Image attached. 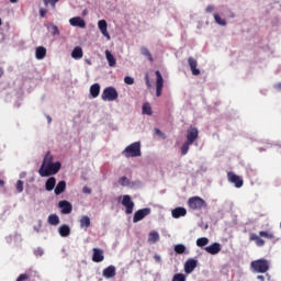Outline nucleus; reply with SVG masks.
<instances>
[{
  "mask_svg": "<svg viewBox=\"0 0 281 281\" xmlns=\"http://www.w3.org/2000/svg\"><path fill=\"white\" fill-rule=\"evenodd\" d=\"M90 94L92 98H98V95H100V83H94L90 87Z\"/></svg>",
  "mask_w": 281,
  "mask_h": 281,
  "instance_id": "29",
  "label": "nucleus"
},
{
  "mask_svg": "<svg viewBox=\"0 0 281 281\" xmlns=\"http://www.w3.org/2000/svg\"><path fill=\"white\" fill-rule=\"evenodd\" d=\"M154 131H155V134H156V135H162V133L160 132L159 128H155Z\"/></svg>",
  "mask_w": 281,
  "mask_h": 281,
  "instance_id": "56",
  "label": "nucleus"
},
{
  "mask_svg": "<svg viewBox=\"0 0 281 281\" xmlns=\"http://www.w3.org/2000/svg\"><path fill=\"white\" fill-rule=\"evenodd\" d=\"M60 161L56 162H50L48 165H42L41 168L38 169V175L42 177H52L53 175H58L61 168Z\"/></svg>",
  "mask_w": 281,
  "mask_h": 281,
  "instance_id": "1",
  "label": "nucleus"
},
{
  "mask_svg": "<svg viewBox=\"0 0 281 281\" xmlns=\"http://www.w3.org/2000/svg\"><path fill=\"white\" fill-rule=\"evenodd\" d=\"M144 184L142 183L140 180H135V181H131L130 180V190H139V188H142Z\"/></svg>",
  "mask_w": 281,
  "mask_h": 281,
  "instance_id": "36",
  "label": "nucleus"
},
{
  "mask_svg": "<svg viewBox=\"0 0 281 281\" xmlns=\"http://www.w3.org/2000/svg\"><path fill=\"white\" fill-rule=\"evenodd\" d=\"M271 262L267 259H257L255 261H251L250 267L255 273H267L269 271Z\"/></svg>",
  "mask_w": 281,
  "mask_h": 281,
  "instance_id": "3",
  "label": "nucleus"
},
{
  "mask_svg": "<svg viewBox=\"0 0 281 281\" xmlns=\"http://www.w3.org/2000/svg\"><path fill=\"white\" fill-rule=\"evenodd\" d=\"M19 0H10V3H18Z\"/></svg>",
  "mask_w": 281,
  "mask_h": 281,
  "instance_id": "61",
  "label": "nucleus"
},
{
  "mask_svg": "<svg viewBox=\"0 0 281 281\" xmlns=\"http://www.w3.org/2000/svg\"><path fill=\"white\" fill-rule=\"evenodd\" d=\"M250 240H255L257 247H265V239L256 234L250 235Z\"/></svg>",
  "mask_w": 281,
  "mask_h": 281,
  "instance_id": "30",
  "label": "nucleus"
},
{
  "mask_svg": "<svg viewBox=\"0 0 281 281\" xmlns=\"http://www.w3.org/2000/svg\"><path fill=\"white\" fill-rule=\"evenodd\" d=\"M229 16H231V19H236V13L231 12Z\"/></svg>",
  "mask_w": 281,
  "mask_h": 281,
  "instance_id": "57",
  "label": "nucleus"
},
{
  "mask_svg": "<svg viewBox=\"0 0 281 281\" xmlns=\"http://www.w3.org/2000/svg\"><path fill=\"white\" fill-rule=\"evenodd\" d=\"M58 207L61 209V214H71L74 212V205L67 200L59 201Z\"/></svg>",
  "mask_w": 281,
  "mask_h": 281,
  "instance_id": "10",
  "label": "nucleus"
},
{
  "mask_svg": "<svg viewBox=\"0 0 281 281\" xmlns=\"http://www.w3.org/2000/svg\"><path fill=\"white\" fill-rule=\"evenodd\" d=\"M196 247H205L210 245V239L207 237H200L195 241Z\"/></svg>",
  "mask_w": 281,
  "mask_h": 281,
  "instance_id": "35",
  "label": "nucleus"
},
{
  "mask_svg": "<svg viewBox=\"0 0 281 281\" xmlns=\"http://www.w3.org/2000/svg\"><path fill=\"white\" fill-rule=\"evenodd\" d=\"M5 186V182L3 180H0V188H3Z\"/></svg>",
  "mask_w": 281,
  "mask_h": 281,
  "instance_id": "58",
  "label": "nucleus"
},
{
  "mask_svg": "<svg viewBox=\"0 0 281 281\" xmlns=\"http://www.w3.org/2000/svg\"><path fill=\"white\" fill-rule=\"evenodd\" d=\"M3 76V68H0V78Z\"/></svg>",
  "mask_w": 281,
  "mask_h": 281,
  "instance_id": "60",
  "label": "nucleus"
},
{
  "mask_svg": "<svg viewBox=\"0 0 281 281\" xmlns=\"http://www.w3.org/2000/svg\"><path fill=\"white\" fill-rule=\"evenodd\" d=\"M259 236H261L262 238H268V240H273V238H276L273 233H269V232H266V231H260Z\"/></svg>",
  "mask_w": 281,
  "mask_h": 281,
  "instance_id": "40",
  "label": "nucleus"
},
{
  "mask_svg": "<svg viewBox=\"0 0 281 281\" xmlns=\"http://www.w3.org/2000/svg\"><path fill=\"white\" fill-rule=\"evenodd\" d=\"M124 82H125V85H135V79L131 76H126L124 78Z\"/></svg>",
  "mask_w": 281,
  "mask_h": 281,
  "instance_id": "44",
  "label": "nucleus"
},
{
  "mask_svg": "<svg viewBox=\"0 0 281 281\" xmlns=\"http://www.w3.org/2000/svg\"><path fill=\"white\" fill-rule=\"evenodd\" d=\"M143 115H153V108H150V103H144L142 108Z\"/></svg>",
  "mask_w": 281,
  "mask_h": 281,
  "instance_id": "38",
  "label": "nucleus"
},
{
  "mask_svg": "<svg viewBox=\"0 0 281 281\" xmlns=\"http://www.w3.org/2000/svg\"><path fill=\"white\" fill-rule=\"evenodd\" d=\"M58 1H60V0H44V3H45V5H49V3H50V5H56V3H58Z\"/></svg>",
  "mask_w": 281,
  "mask_h": 281,
  "instance_id": "47",
  "label": "nucleus"
},
{
  "mask_svg": "<svg viewBox=\"0 0 281 281\" xmlns=\"http://www.w3.org/2000/svg\"><path fill=\"white\" fill-rule=\"evenodd\" d=\"M69 24L72 27H81V30H85L87 27V22H85V19L80 16H75L69 20Z\"/></svg>",
  "mask_w": 281,
  "mask_h": 281,
  "instance_id": "13",
  "label": "nucleus"
},
{
  "mask_svg": "<svg viewBox=\"0 0 281 281\" xmlns=\"http://www.w3.org/2000/svg\"><path fill=\"white\" fill-rule=\"evenodd\" d=\"M15 188H16V192H19V194H21V192H23V181L18 180L16 184H15Z\"/></svg>",
  "mask_w": 281,
  "mask_h": 281,
  "instance_id": "43",
  "label": "nucleus"
},
{
  "mask_svg": "<svg viewBox=\"0 0 281 281\" xmlns=\"http://www.w3.org/2000/svg\"><path fill=\"white\" fill-rule=\"evenodd\" d=\"M145 82L148 89H150L151 85H150V78L148 77V74L145 75Z\"/></svg>",
  "mask_w": 281,
  "mask_h": 281,
  "instance_id": "50",
  "label": "nucleus"
},
{
  "mask_svg": "<svg viewBox=\"0 0 281 281\" xmlns=\"http://www.w3.org/2000/svg\"><path fill=\"white\" fill-rule=\"evenodd\" d=\"M48 124H52V116H47Z\"/></svg>",
  "mask_w": 281,
  "mask_h": 281,
  "instance_id": "59",
  "label": "nucleus"
},
{
  "mask_svg": "<svg viewBox=\"0 0 281 281\" xmlns=\"http://www.w3.org/2000/svg\"><path fill=\"white\" fill-rule=\"evenodd\" d=\"M105 58L109 63V67H115V65L117 64V59H115V56H113V54H111L109 49L105 50Z\"/></svg>",
  "mask_w": 281,
  "mask_h": 281,
  "instance_id": "25",
  "label": "nucleus"
},
{
  "mask_svg": "<svg viewBox=\"0 0 281 281\" xmlns=\"http://www.w3.org/2000/svg\"><path fill=\"white\" fill-rule=\"evenodd\" d=\"M156 75V97L161 98V91H164V77L159 70L155 71Z\"/></svg>",
  "mask_w": 281,
  "mask_h": 281,
  "instance_id": "8",
  "label": "nucleus"
},
{
  "mask_svg": "<svg viewBox=\"0 0 281 281\" xmlns=\"http://www.w3.org/2000/svg\"><path fill=\"white\" fill-rule=\"evenodd\" d=\"M98 27L101 32V34H103L105 36V38H108V41H111V35L109 34L108 29V24H106V20H100L98 22Z\"/></svg>",
  "mask_w": 281,
  "mask_h": 281,
  "instance_id": "15",
  "label": "nucleus"
},
{
  "mask_svg": "<svg viewBox=\"0 0 281 281\" xmlns=\"http://www.w3.org/2000/svg\"><path fill=\"white\" fill-rule=\"evenodd\" d=\"M119 186H122V188H128L131 184V179L128 177H121L117 181Z\"/></svg>",
  "mask_w": 281,
  "mask_h": 281,
  "instance_id": "34",
  "label": "nucleus"
},
{
  "mask_svg": "<svg viewBox=\"0 0 281 281\" xmlns=\"http://www.w3.org/2000/svg\"><path fill=\"white\" fill-rule=\"evenodd\" d=\"M82 56H83L82 47L76 46L71 52V57L75 58V60H80Z\"/></svg>",
  "mask_w": 281,
  "mask_h": 281,
  "instance_id": "26",
  "label": "nucleus"
},
{
  "mask_svg": "<svg viewBox=\"0 0 281 281\" xmlns=\"http://www.w3.org/2000/svg\"><path fill=\"white\" fill-rule=\"evenodd\" d=\"M205 12H207V13L214 12V5L209 4V5L206 7V9H205Z\"/></svg>",
  "mask_w": 281,
  "mask_h": 281,
  "instance_id": "51",
  "label": "nucleus"
},
{
  "mask_svg": "<svg viewBox=\"0 0 281 281\" xmlns=\"http://www.w3.org/2000/svg\"><path fill=\"white\" fill-rule=\"evenodd\" d=\"M122 206L125 207V214H131L135 207V202L131 199V195H123Z\"/></svg>",
  "mask_w": 281,
  "mask_h": 281,
  "instance_id": "9",
  "label": "nucleus"
},
{
  "mask_svg": "<svg viewBox=\"0 0 281 281\" xmlns=\"http://www.w3.org/2000/svg\"><path fill=\"white\" fill-rule=\"evenodd\" d=\"M173 249H175L176 254H179V255L186 254V251H187L186 245H183V244H177L173 247Z\"/></svg>",
  "mask_w": 281,
  "mask_h": 281,
  "instance_id": "39",
  "label": "nucleus"
},
{
  "mask_svg": "<svg viewBox=\"0 0 281 281\" xmlns=\"http://www.w3.org/2000/svg\"><path fill=\"white\" fill-rule=\"evenodd\" d=\"M199 138V130L196 127H191L187 132V142L189 144H194L196 139Z\"/></svg>",
  "mask_w": 281,
  "mask_h": 281,
  "instance_id": "12",
  "label": "nucleus"
},
{
  "mask_svg": "<svg viewBox=\"0 0 281 281\" xmlns=\"http://www.w3.org/2000/svg\"><path fill=\"white\" fill-rule=\"evenodd\" d=\"M49 164H54V156H52V154L48 151L44 157L42 166L46 168V166H49Z\"/></svg>",
  "mask_w": 281,
  "mask_h": 281,
  "instance_id": "32",
  "label": "nucleus"
},
{
  "mask_svg": "<svg viewBox=\"0 0 281 281\" xmlns=\"http://www.w3.org/2000/svg\"><path fill=\"white\" fill-rule=\"evenodd\" d=\"M188 214V211L186 207L178 206L171 211V216L173 218H181V216H186Z\"/></svg>",
  "mask_w": 281,
  "mask_h": 281,
  "instance_id": "19",
  "label": "nucleus"
},
{
  "mask_svg": "<svg viewBox=\"0 0 281 281\" xmlns=\"http://www.w3.org/2000/svg\"><path fill=\"white\" fill-rule=\"evenodd\" d=\"M148 243L155 245V243H159V233L157 231H151L148 235Z\"/></svg>",
  "mask_w": 281,
  "mask_h": 281,
  "instance_id": "27",
  "label": "nucleus"
},
{
  "mask_svg": "<svg viewBox=\"0 0 281 281\" xmlns=\"http://www.w3.org/2000/svg\"><path fill=\"white\" fill-rule=\"evenodd\" d=\"M92 251H93V255H92L93 262H102L104 260V250L100 248H93Z\"/></svg>",
  "mask_w": 281,
  "mask_h": 281,
  "instance_id": "14",
  "label": "nucleus"
},
{
  "mask_svg": "<svg viewBox=\"0 0 281 281\" xmlns=\"http://www.w3.org/2000/svg\"><path fill=\"white\" fill-rule=\"evenodd\" d=\"M189 207L191 210H203V207H207V203L199 196H193L189 199Z\"/></svg>",
  "mask_w": 281,
  "mask_h": 281,
  "instance_id": "5",
  "label": "nucleus"
},
{
  "mask_svg": "<svg viewBox=\"0 0 281 281\" xmlns=\"http://www.w3.org/2000/svg\"><path fill=\"white\" fill-rule=\"evenodd\" d=\"M188 64H189V67L192 71L193 76H199L201 74V70L196 68V66L199 65L196 63V59H194L193 57H189L188 58Z\"/></svg>",
  "mask_w": 281,
  "mask_h": 281,
  "instance_id": "17",
  "label": "nucleus"
},
{
  "mask_svg": "<svg viewBox=\"0 0 281 281\" xmlns=\"http://www.w3.org/2000/svg\"><path fill=\"white\" fill-rule=\"evenodd\" d=\"M199 267V260L194 258H190L184 263V271L186 273H192Z\"/></svg>",
  "mask_w": 281,
  "mask_h": 281,
  "instance_id": "11",
  "label": "nucleus"
},
{
  "mask_svg": "<svg viewBox=\"0 0 281 281\" xmlns=\"http://www.w3.org/2000/svg\"><path fill=\"white\" fill-rule=\"evenodd\" d=\"M154 260H155V262H161V256H159L158 254H155Z\"/></svg>",
  "mask_w": 281,
  "mask_h": 281,
  "instance_id": "53",
  "label": "nucleus"
},
{
  "mask_svg": "<svg viewBox=\"0 0 281 281\" xmlns=\"http://www.w3.org/2000/svg\"><path fill=\"white\" fill-rule=\"evenodd\" d=\"M65 190H67V182L65 180H60L56 187H55V194L56 196H60V194H63V192H65Z\"/></svg>",
  "mask_w": 281,
  "mask_h": 281,
  "instance_id": "20",
  "label": "nucleus"
},
{
  "mask_svg": "<svg viewBox=\"0 0 281 281\" xmlns=\"http://www.w3.org/2000/svg\"><path fill=\"white\" fill-rule=\"evenodd\" d=\"M257 280H259V281H265V276L259 274V276L257 277Z\"/></svg>",
  "mask_w": 281,
  "mask_h": 281,
  "instance_id": "54",
  "label": "nucleus"
},
{
  "mask_svg": "<svg viewBox=\"0 0 281 281\" xmlns=\"http://www.w3.org/2000/svg\"><path fill=\"white\" fill-rule=\"evenodd\" d=\"M56 188V178L50 177L46 180L45 182V190L47 192H52V190H54Z\"/></svg>",
  "mask_w": 281,
  "mask_h": 281,
  "instance_id": "24",
  "label": "nucleus"
},
{
  "mask_svg": "<svg viewBox=\"0 0 281 281\" xmlns=\"http://www.w3.org/2000/svg\"><path fill=\"white\" fill-rule=\"evenodd\" d=\"M45 14H47V10H45L44 8H41V9H40V16H41L42 19H45Z\"/></svg>",
  "mask_w": 281,
  "mask_h": 281,
  "instance_id": "49",
  "label": "nucleus"
},
{
  "mask_svg": "<svg viewBox=\"0 0 281 281\" xmlns=\"http://www.w3.org/2000/svg\"><path fill=\"white\" fill-rule=\"evenodd\" d=\"M116 269L115 266L111 265L103 269L102 276L103 278H106L108 280H111V278H115Z\"/></svg>",
  "mask_w": 281,
  "mask_h": 281,
  "instance_id": "16",
  "label": "nucleus"
},
{
  "mask_svg": "<svg viewBox=\"0 0 281 281\" xmlns=\"http://www.w3.org/2000/svg\"><path fill=\"white\" fill-rule=\"evenodd\" d=\"M79 223L81 229H89L91 227V218L88 215H82Z\"/></svg>",
  "mask_w": 281,
  "mask_h": 281,
  "instance_id": "23",
  "label": "nucleus"
},
{
  "mask_svg": "<svg viewBox=\"0 0 281 281\" xmlns=\"http://www.w3.org/2000/svg\"><path fill=\"white\" fill-rule=\"evenodd\" d=\"M172 281H186V274L183 273H176L172 278Z\"/></svg>",
  "mask_w": 281,
  "mask_h": 281,
  "instance_id": "42",
  "label": "nucleus"
},
{
  "mask_svg": "<svg viewBox=\"0 0 281 281\" xmlns=\"http://www.w3.org/2000/svg\"><path fill=\"white\" fill-rule=\"evenodd\" d=\"M3 25V22L1 21V18H0V26Z\"/></svg>",
  "mask_w": 281,
  "mask_h": 281,
  "instance_id": "63",
  "label": "nucleus"
},
{
  "mask_svg": "<svg viewBox=\"0 0 281 281\" xmlns=\"http://www.w3.org/2000/svg\"><path fill=\"white\" fill-rule=\"evenodd\" d=\"M43 254H45V250H43V248L38 247L37 249L34 250V255L36 256V258H41V256H43Z\"/></svg>",
  "mask_w": 281,
  "mask_h": 281,
  "instance_id": "45",
  "label": "nucleus"
},
{
  "mask_svg": "<svg viewBox=\"0 0 281 281\" xmlns=\"http://www.w3.org/2000/svg\"><path fill=\"white\" fill-rule=\"evenodd\" d=\"M47 56V48L43 46H38L35 48V58L37 60H43Z\"/></svg>",
  "mask_w": 281,
  "mask_h": 281,
  "instance_id": "21",
  "label": "nucleus"
},
{
  "mask_svg": "<svg viewBox=\"0 0 281 281\" xmlns=\"http://www.w3.org/2000/svg\"><path fill=\"white\" fill-rule=\"evenodd\" d=\"M117 98H120V94L114 87H106L101 94L103 102H115Z\"/></svg>",
  "mask_w": 281,
  "mask_h": 281,
  "instance_id": "4",
  "label": "nucleus"
},
{
  "mask_svg": "<svg viewBox=\"0 0 281 281\" xmlns=\"http://www.w3.org/2000/svg\"><path fill=\"white\" fill-rule=\"evenodd\" d=\"M227 179L229 183H233V186H235V188H240L241 186H244V181L243 178L236 173H234V171H229L227 173Z\"/></svg>",
  "mask_w": 281,
  "mask_h": 281,
  "instance_id": "7",
  "label": "nucleus"
},
{
  "mask_svg": "<svg viewBox=\"0 0 281 281\" xmlns=\"http://www.w3.org/2000/svg\"><path fill=\"white\" fill-rule=\"evenodd\" d=\"M213 16L217 25H221L222 27H225V25H227V21L225 19H222L218 13H214Z\"/></svg>",
  "mask_w": 281,
  "mask_h": 281,
  "instance_id": "31",
  "label": "nucleus"
},
{
  "mask_svg": "<svg viewBox=\"0 0 281 281\" xmlns=\"http://www.w3.org/2000/svg\"><path fill=\"white\" fill-rule=\"evenodd\" d=\"M82 192L83 194H91V189H89V187H83Z\"/></svg>",
  "mask_w": 281,
  "mask_h": 281,
  "instance_id": "52",
  "label": "nucleus"
},
{
  "mask_svg": "<svg viewBox=\"0 0 281 281\" xmlns=\"http://www.w3.org/2000/svg\"><path fill=\"white\" fill-rule=\"evenodd\" d=\"M204 250L207 254H211V256H216V254L221 251V245L218 243H213L212 245L206 246Z\"/></svg>",
  "mask_w": 281,
  "mask_h": 281,
  "instance_id": "18",
  "label": "nucleus"
},
{
  "mask_svg": "<svg viewBox=\"0 0 281 281\" xmlns=\"http://www.w3.org/2000/svg\"><path fill=\"white\" fill-rule=\"evenodd\" d=\"M42 225H43V221L38 220V226L33 227L34 232H36L38 234V232H41Z\"/></svg>",
  "mask_w": 281,
  "mask_h": 281,
  "instance_id": "48",
  "label": "nucleus"
},
{
  "mask_svg": "<svg viewBox=\"0 0 281 281\" xmlns=\"http://www.w3.org/2000/svg\"><path fill=\"white\" fill-rule=\"evenodd\" d=\"M18 108H20L21 106V103H18V105H16Z\"/></svg>",
  "mask_w": 281,
  "mask_h": 281,
  "instance_id": "64",
  "label": "nucleus"
},
{
  "mask_svg": "<svg viewBox=\"0 0 281 281\" xmlns=\"http://www.w3.org/2000/svg\"><path fill=\"white\" fill-rule=\"evenodd\" d=\"M47 221L49 225H60V217L57 214H50Z\"/></svg>",
  "mask_w": 281,
  "mask_h": 281,
  "instance_id": "28",
  "label": "nucleus"
},
{
  "mask_svg": "<svg viewBox=\"0 0 281 281\" xmlns=\"http://www.w3.org/2000/svg\"><path fill=\"white\" fill-rule=\"evenodd\" d=\"M140 54H142L143 56H146V58H147L150 63H153V55L150 54V50H148L146 47H142V48H140Z\"/></svg>",
  "mask_w": 281,
  "mask_h": 281,
  "instance_id": "41",
  "label": "nucleus"
},
{
  "mask_svg": "<svg viewBox=\"0 0 281 281\" xmlns=\"http://www.w3.org/2000/svg\"><path fill=\"white\" fill-rule=\"evenodd\" d=\"M122 155L126 159H130V157H142V142L132 143L122 151Z\"/></svg>",
  "mask_w": 281,
  "mask_h": 281,
  "instance_id": "2",
  "label": "nucleus"
},
{
  "mask_svg": "<svg viewBox=\"0 0 281 281\" xmlns=\"http://www.w3.org/2000/svg\"><path fill=\"white\" fill-rule=\"evenodd\" d=\"M58 234L61 236V238H67L71 234V228L67 224H63L58 228Z\"/></svg>",
  "mask_w": 281,
  "mask_h": 281,
  "instance_id": "22",
  "label": "nucleus"
},
{
  "mask_svg": "<svg viewBox=\"0 0 281 281\" xmlns=\"http://www.w3.org/2000/svg\"><path fill=\"white\" fill-rule=\"evenodd\" d=\"M48 32H50L52 36H60V31L58 30V26H56L54 23H50L48 25Z\"/></svg>",
  "mask_w": 281,
  "mask_h": 281,
  "instance_id": "33",
  "label": "nucleus"
},
{
  "mask_svg": "<svg viewBox=\"0 0 281 281\" xmlns=\"http://www.w3.org/2000/svg\"><path fill=\"white\" fill-rule=\"evenodd\" d=\"M150 212V207H145L136 211L133 216V223H139V221H144L146 216H149Z\"/></svg>",
  "mask_w": 281,
  "mask_h": 281,
  "instance_id": "6",
  "label": "nucleus"
},
{
  "mask_svg": "<svg viewBox=\"0 0 281 281\" xmlns=\"http://www.w3.org/2000/svg\"><path fill=\"white\" fill-rule=\"evenodd\" d=\"M274 89H278L279 91H281V82H280V83L274 85Z\"/></svg>",
  "mask_w": 281,
  "mask_h": 281,
  "instance_id": "55",
  "label": "nucleus"
},
{
  "mask_svg": "<svg viewBox=\"0 0 281 281\" xmlns=\"http://www.w3.org/2000/svg\"><path fill=\"white\" fill-rule=\"evenodd\" d=\"M190 146H192V143H189L188 140H186L182 144V146L180 148L182 157L188 155V151L190 150Z\"/></svg>",
  "mask_w": 281,
  "mask_h": 281,
  "instance_id": "37",
  "label": "nucleus"
},
{
  "mask_svg": "<svg viewBox=\"0 0 281 281\" xmlns=\"http://www.w3.org/2000/svg\"><path fill=\"white\" fill-rule=\"evenodd\" d=\"M25 280H30V277L27 273H22L16 279V281H25Z\"/></svg>",
  "mask_w": 281,
  "mask_h": 281,
  "instance_id": "46",
  "label": "nucleus"
},
{
  "mask_svg": "<svg viewBox=\"0 0 281 281\" xmlns=\"http://www.w3.org/2000/svg\"><path fill=\"white\" fill-rule=\"evenodd\" d=\"M82 14L86 15V14H87V10H85V11L82 12Z\"/></svg>",
  "mask_w": 281,
  "mask_h": 281,
  "instance_id": "62",
  "label": "nucleus"
}]
</instances>
